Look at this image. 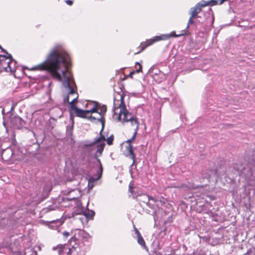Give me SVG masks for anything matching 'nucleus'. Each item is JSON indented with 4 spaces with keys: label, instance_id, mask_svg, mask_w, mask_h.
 Wrapping results in <instances>:
<instances>
[{
    "label": "nucleus",
    "instance_id": "1a4fd4ad",
    "mask_svg": "<svg viewBox=\"0 0 255 255\" xmlns=\"http://www.w3.org/2000/svg\"><path fill=\"white\" fill-rule=\"evenodd\" d=\"M2 159L6 162H12L13 159L12 158L13 155L12 149L8 147L3 150L1 153Z\"/></svg>",
    "mask_w": 255,
    "mask_h": 255
},
{
    "label": "nucleus",
    "instance_id": "a878e982",
    "mask_svg": "<svg viewBox=\"0 0 255 255\" xmlns=\"http://www.w3.org/2000/svg\"><path fill=\"white\" fill-rule=\"evenodd\" d=\"M97 118H98V117H95L93 116H91L90 117L88 118V119H89L91 121H92V120H97Z\"/></svg>",
    "mask_w": 255,
    "mask_h": 255
},
{
    "label": "nucleus",
    "instance_id": "6e6552de",
    "mask_svg": "<svg viewBox=\"0 0 255 255\" xmlns=\"http://www.w3.org/2000/svg\"><path fill=\"white\" fill-rule=\"evenodd\" d=\"M10 123L15 128L20 129L25 125V122L18 116H13L10 118Z\"/></svg>",
    "mask_w": 255,
    "mask_h": 255
},
{
    "label": "nucleus",
    "instance_id": "393cba45",
    "mask_svg": "<svg viewBox=\"0 0 255 255\" xmlns=\"http://www.w3.org/2000/svg\"><path fill=\"white\" fill-rule=\"evenodd\" d=\"M134 230H135V234H136V236H137V238L138 237L140 236H141V234H140V233H139V232L138 231V230H137V229H136V228H135Z\"/></svg>",
    "mask_w": 255,
    "mask_h": 255
},
{
    "label": "nucleus",
    "instance_id": "bb28decb",
    "mask_svg": "<svg viewBox=\"0 0 255 255\" xmlns=\"http://www.w3.org/2000/svg\"><path fill=\"white\" fill-rule=\"evenodd\" d=\"M129 191L132 193V188H131V186H129Z\"/></svg>",
    "mask_w": 255,
    "mask_h": 255
},
{
    "label": "nucleus",
    "instance_id": "20e7f679",
    "mask_svg": "<svg viewBox=\"0 0 255 255\" xmlns=\"http://www.w3.org/2000/svg\"><path fill=\"white\" fill-rule=\"evenodd\" d=\"M218 4V1L215 0H210L205 1L202 0L197 3L194 7L190 9L191 16H197L202 11H204V15L213 16V12L211 8L208 6H213Z\"/></svg>",
    "mask_w": 255,
    "mask_h": 255
},
{
    "label": "nucleus",
    "instance_id": "5701e85b",
    "mask_svg": "<svg viewBox=\"0 0 255 255\" xmlns=\"http://www.w3.org/2000/svg\"><path fill=\"white\" fill-rule=\"evenodd\" d=\"M65 2L69 5H72L73 3V1L71 0H66Z\"/></svg>",
    "mask_w": 255,
    "mask_h": 255
},
{
    "label": "nucleus",
    "instance_id": "a211bd4d",
    "mask_svg": "<svg viewBox=\"0 0 255 255\" xmlns=\"http://www.w3.org/2000/svg\"><path fill=\"white\" fill-rule=\"evenodd\" d=\"M84 214L86 217L92 218L94 217V216L95 215V213L92 211H85L84 213Z\"/></svg>",
    "mask_w": 255,
    "mask_h": 255
},
{
    "label": "nucleus",
    "instance_id": "cd10ccee",
    "mask_svg": "<svg viewBox=\"0 0 255 255\" xmlns=\"http://www.w3.org/2000/svg\"><path fill=\"white\" fill-rule=\"evenodd\" d=\"M73 97H74V96H73V95H70V96H69V99H71V101H72V99H73Z\"/></svg>",
    "mask_w": 255,
    "mask_h": 255
},
{
    "label": "nucleus",
    "instance_id": "39448f33",
    "mask_svg": "<svg viewBox=\"0 0 255 255\" xmlns=\"http://www.w3.org/2000/svg\"><path fill=\"white\" fill-rule=\"evenodd\" d=\"M189 32L184 30L181 33L176 34L175 31H172L169 34H161L160 35L155 36L153 38L147 40L145 42L141 43L140 51L135 53V54H138L143 51L147 47L153 44L154 43L161 40H165L169 39L171 37H179L181 36L188 35Z\"/></svg>",
    "mask_w": 255,
    "mask_h": 255
},
{
    "label": "nucleus",
    "instance_id": "dca6fc26",
    "mask_svg": "<svg viewBox=\"0 0 255 255\" xmlns=\"http://www.w3.org/2000/svg\"><path fill=\"white\" fill-rule=\"evenodd\" d=\"M197 17H190L188 20L187 25L186 29H188L189 27H193L196 24L195 19Z\"/></svg>",
    "mask_w": 255,
    "mask_h": 255
},
{
    "label": "nucleus",
    "instance_id": "423d86ee",
    "mask_svg": "<svg viewBox=\"0 0 255 255\" xmlns=\"http://www.w3.org/2000/svg\"><path fill=\"white\" fill-rule=\"evenodd\" d=\"M0 49L8 55L7 56L0 55V68L3 69L6 72H14L16 70V62L11 59V55L7 53L0 45Z\"/></svg>",
    "mask_w": 255,
    "mask_h": 255
},
{
    "label": "nucleus",
    "instance_id": "4468645a",
    "mask_svg": "<svg viewBox=\"0 0 255 255\" xmlns=\"http://www.w3.org/2000/svg\"><path fill=\"white\" fill-rule=\"evenodd\" d=\"M158 200L155 198L150 196V200L147 202V205L151 209H155V206L157 205Z\"/></svg>",
    "mask_w": 255,
    "mask_h": 255
},
{
    "label": "nucleus",
    "instance_id": "f8f14e48",
    "mask_svg": "<svg viewBox=\"0 0 255 255\" xmlns=\"http://www.w3.org/2000/svg\"><path fill=\"white\" fill-rule=\"evenodd\" d=\"M67 195H69V197L67 198V199L71 201L77 198L80 195V192L78 189H73L69 191Z\"/></svg>",
    "mask_w": 255,
    "mask_h": 255
},
{
    "label": "nucleus",
    "instance_id": "2eb2a0df",
    "mask_svg": "<svg viewBox=\"0 0 255 255\" xmlns=\"http://www.w3.org/2000/svg\"><path fill=\"white\" fill-rule=\"evenodd\" d=\"M138 200L140 202L145 203L146 205L147 202L150 200V196L146 194H142L139 196Z\"/></svg>",
    "mask_w": 255,
    "mask_h": 255
},
{
    "label": "nucleus",
    "instance_id": "f03ea898",
    "mask_svg": "<svg viewBox=\"0 0 255 255\" xmlns=\"http://www.w3.org/2000/svg\"><path fill=\"white\" fill-rule=\"evenodd\" d=\"M121 103L119 106V108L120 109L119 115L117 119L119 122H130L131 125L134 128V133L132 137L128 140L127 142L128 143V145L126 146V155L133 160L132 164L135 162V156L134 154L133 147L130 143L135 139L137 132L138 129L139 123L137 121L136 118L134 117L131 113L128 112L126 109V105L124 103V97L123 95L121 96Z\"/></svg>",
    "mask_w": 255,
    "mask_h": 255
},
{
    "label": "nucleus",
    "instance_id": "9b49d317",
    "mask_svg": "<svg viewBox=\"0 0 255 255\" xmlns=\"http://www.w3.org/2000/svg\"><path fill=\"white\" fill-rule=\"evenodd\" d=\"M67 254V255H84L85 253L84 251L81 252L79 248L72 247L69 249Z\"/></svg>",
    "mask_w": 255,
    "mask_h": 255
},
{
    "label": "nucleus",
    "instance_id": "c85d7f7f",
    "mask_svg": "<svg viewBox=\"0 0 255 255\" xmlns=\"http://www.w3.org/2000/svg\"><path fill=\"white\" fill-rule=\"evenodd\" d=\"M189 188H195L196 187H194L193 185H190L189 186Z\"/></svg>",
    "mask_w": 255,
    "mask_h": 255
},
{
    "label": "nucleus",
    "instance_id": "7ed1b4c3",
    "mask_svg": "<svg viewBox=\"0 0 255 255\" xmlns=\"http://www.w3.org/2000/svg\"><path fill=\"white\" fill-rule=\"evenodd\" d=\"M105 146V137L104 135L101 134L99 137L95 138V141L92 143L87 145V147L93 149V148H96V152L94 154V158L96 159L97 162V166L99 167L97 173L101 177L103 173V166L100 159L98 158L99 156L102 155L103 151Z\"/></svg>",
    "mask_w": 255,
    "mask_h": 255
},
{
    "label": "nucleus",
    "instance_id": "f257e3e1",
    "mask_svg": "<svg viewBox=\"0 0 255 255\" xmlns=\"http://www.w3.org/2000/svg\"><path fill=\"white\" fill-rule=\"evenodd\" d=\"M70 65L69 55L61 45H57L52 50L45 62L32 69L47 70L52 76L62 82L64 87L68 90L67 96L63 98L64 104L68 103L70 104V117L73 122L74 114L77 117L87 118L86 116L90 113L98 111V104L95 102H91L86 105V107L92 106L91 109L83 110L75 106L78 94L75 91L77 89L76 84L71 73L68 70Z\"/></svg>",
    "mask_w": 255,
    "mask_h": 255
},
{
    "label": "nucleus",
    "instance_id": "c756f323",
    "mask_svg": "<svg viewBox=\"0 0 255 255\" xmlns=\"http://www.w3.org/2000/svg\"><path fill=\"white\" fill-rule=\"evenodd\" d=\"M214 17H212V20H214Z\"/></svg>",
    "mask_w": 255,
    "mask_h": 255
},
{
    "label": "nucleus",
    "instance_id": "412c9836",
    "mask_svg": "<svg viewBox=\"0 0 255 255\" xmlns=\"http://www.w3.org/2000/svg\"><path fill=\"white\" fill-rule=\"evenodd\" d=\"M238 19H240L241 17H238ZM238 24H237V23H235V24L236 25H238V26H240V27H243V26H246V25L245 24H242V22H244L245 21H242V22L240 21V19H238Z\"/></svg>",
    "mask_w": 255,
    "mask_h": 255
},
{
    "label": "nucleus",
    "instance_id": "0eeeda50",
    "mask_svg": "<svg viewBox=\"0 0 255 255\" xmlns=\"http://www.w3.org/2000/svg\"><path fill=\"white\" fill-rule=\"evenodd\" d=\"M95 102L96 103L98 104V108H97L98 111L95 112V113H98L99 114V116L98 117L97 121L100 122V123H101L102 125V128L100 133V136L101 133L102 134V131L104 127L105 119L104 118V115L107 111V107L105 105H103L102 106H101L98 103L96 102Z\"/></svg>",
    "mask_w": 255,
    "mask_h": 255
},
{
    "label": "nucleus",
    "instance_id": "ddd939ff",
    "mask_svg": "<svg viewBox=\"0 0 255 255\" xmlns=\"http://www.w3.org/2000/svg\"><path fill=\"white\" fill-rule=\"evenodd\" d=\"M202 175L204 178L209 179L212 176L217 175V172L216 170H210L209 172H203Z\"/></svg>",
    "mask_w": 255,
    "mask_h": 255
},
{
    "label": "nucleus",
    "instance_id": "6ab92c4d",
    "mask_svg": "<svg viewBox=\"0 0 255 255\" xmlns=\"http://www.w3.org/2000/svg\"><path fill=\"white\" fill-rule=\"evenodd\" d=\"M107 141V144L108 145H112L113 144V141L114 140V136L113 135H111L110 137H109L107 139H105V141Z\"/></svg>",
    "mask_w": 255,
    "mask_h": 255
},
{
    "label": "nucleus",
    "instance_id": "aec40b11",
    "mask_svg": "<svg viewBox=\"0 0 255 255\" xmlns=\"http://www.w3.org/2000/svg\"><path fill=\"white\" fill-rule=\"evenodd\" d=\"M64 248V247L62 245H60L58 247H56V248L53 247V250L57 249L58 250V254L59 255H62V252H63V249Z\"/></svg>",
    "mask_w": 255,
    "mask_h": 255
},
{
    "label": "nucleus",
    "instance_id": "4be33fe9",
    "mask_svg": "<svg viewBox=\"0 0 255 255\" xmlns=\"http://www.w3.org/2000/svg\"><path fill=\"white\" fill-rule=\"evenodd\" d=\"M137 65L138 66V68L136 70V73H139V72H142V66H141V65L139 63L136 62V65Z\"/></svg>",
    "mask_w": 255,
    "mask_h": 255
},
{
    "label": "nucleus",
    "instance_id": "9d476101",
    "mask_svg": "<svg viewBox=\"0 0 255 255\" xmlns=\"http://www.w3.org/2000/svg\"><path fill=\"white\" fill-rule=\"evenodd\" d=\"M247 177L251 180H255V159L249 163Z\"/></svg>",
    "mask_w": 255,
    "mask_h": 255
},
{
    "label": "nucleus",
    "instance_id": "b1692460",
    "mask_svg": "<svg viewBox=\"0 0 255 255\" xmlns=\"http://www.w3.org/2000/svg\"><path fill=\"white\" fill-rule=\"evenodd\" d=\"M62 234L63 236L66 238H67L70 235L69 233L67 231H64V232L62 233Z\"/></svg>",
    "mask_w": 255,
    "mask_h": 255
},
{
    "label": "nucleus",
    "instance_id": "f3484780",
    "mask_svg": "<svg viewBox=\"0 0 255 255\" xmlns=\"http://www.w3.org/2000/svg\"><path fill=\"white\" fill-rule=\"evenodd\" d=\"M137 242L138 243L142 246L144 249H147V247L145 245V243L144 242V240H143V238L141 236H140L138 237L137 238Z\"/></svg>",
    "mask_w": 255,
    "mask_h": 255
}]
</instances>
